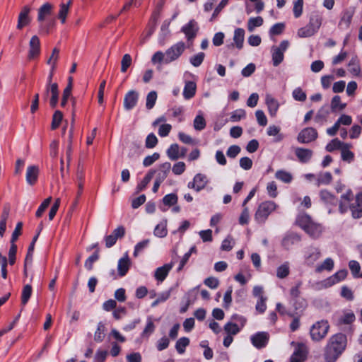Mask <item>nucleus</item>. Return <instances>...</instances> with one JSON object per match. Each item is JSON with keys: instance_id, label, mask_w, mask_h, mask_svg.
<instances>
[{"instance_id": "1", "label": "nucleus", "mask_w": 362, "mask_h": 362, "mask_svg": "<svg viewBox=\"0 0 362 362\" xmlns=\"http://www.w3.org/2000/svg\"><path fill=\"white\" fill-rule=\"evenodd\" d=\"M346 346V337L339 333L333 335L326 346L325 358L326 362H335Z\"/></svg>"}, {"instance_id": "2", "label": "nucleus", "mask_w": 362, "mask_h": 362, "mask_svg": "<svg viewBox=\"0 0 362 362\" xmlns=\"http://www.w3.org/2000/svg\"><path fill=\"white\" fill-rule=\"evenodd\" d=\"M296 223L313 238H318L323 231L322 225L315 222L305 213L299 214L296 218Z\"/></svg>"}, {"instance_id": "3", "label": "nucleus", "mask_w": 362, "mask_h": 362, "mask_svg": "<svg viewBox=\"0 0 362 362\" xmlns=\"http://www.w3.org/2000/svg\"><path fill=\"white\" fill-rule=\"evenodd\" d=\"M329 329V325L327 320H320L313 324L310 330L311 339L319 341L324 339Z\"/></svg>"}, {"instance_id": "4", "label": "nucleus", "mask_w": 362, "mask_h": 362, "mask_svg": "<svg viewBox=\"0 0 362 362\" xmlns=\"http://www.w3.org/2000/svg\"><path fill=\"white\" fill-rule=\"evenodd\" d=\"M276 208V204L272 201H266L261 203L255 214V218L259 223H264L269 214Z\"/></svg>"}, {"instance_id": "5", "label": "nucleus", "mask_w": 362, "mask_h": 362, "mask_svg": "<svg viewBox=\"0 0 362 362\" xmlns=\"http://www.w3.org/2000/svg\"><path fill=\"white\" fill-rule=\"evenodd\" d=\"M185 49V44L182 41L172 45L165 52V63L169 64L178 59L179 57L183 54Z\"/></svg>"}, {"instance_id": "6", "label": "nucleus", "mask_w": 362, "mask_h": 362, "mask_svg": "<svg viewBox=\"0 0 362 362\" xmlns=\"http://www.w3.org/2000/svg\"><path fill=\"white\" fill-rule=\"evenodd\" d=\"M289 42L288 40H283L279 47H272V64L274 66H279L284 59V52L288 49Z\"/></svg>"}, {"instance_id": "7", "label": "nucleus", "mask_w": 362, "mask_h": 362, "mask_svg": "<svg viewBox=\"0 0 362 362\" xmlns=\"http://www.w3.org/2000/svg\"><path fill=\"white\" fill-rule=\"evenodd\" d=\"M347 275V270L341 269L336 272L332 276L327 278L326 279L319 282L317 285L320 288H326L339 283L344 279Z\"/></svg>"}, {"instance_id": "8", "label": "nucleus", "mask_w": 362, "mask_h": 362, "mask_svg": "<svg viewBox=\"0 0 362 362\" xmlns=\"http://www.w3.org/2000/svg\"><path fill=\"white\" fill-rule=\"evenodd\" d=\"M317 132L313 127H306L302 129L297 136V140L300 144H308L317 138Z\"/></svg>"}, {"instance_id": "9", "label": "nucleus", "mask_w": 362, "mask_h": 362, "mask_svg": "<svg viewBox=\"0 0 362 362\" xmlns=\"http://www.w3.org/2000/svg\"><path fill=\"white\" fill-rule=\"evenodd\" d=\"M269 339V334L267 332H259L250 337L252 345L257 349H262L267 346Z\"/></svg>"}, {"instance_id": "10", "label": "nucleus", "mask_w": 362, "mask_h": 362, "mask_svg": "<svg viewBox=\"0 0 362 362\" xmlns=\"http://www.w3.org/2000/svg\"><path fill=\"white\" fill-rule=\"evenodd\" d=\"M321 257V252L318 247L310 246L305 249L304 252L305 262L308 265H313Z\"/></svg>"}, {"instance_id": "11", "label": "nucleus", "mask_w": 362, "mask_h": 362, "mask_svg": "<svg viewBox=\"0 0 362 362\" xmlns=\"http://www.w3.org/2000/svg\"><path fill=\"white\" fill-rule=\"evenodd\" d=\"M207 183L206 176L204 174L198 173L194 177L193 181L187 184V187L189 189H194L197 192H199L206 187Z\"/></svg>"}, {"instance_id": "12", "label": "nucleus", "mask_w": 362, "mask_h": 362, "mask_svg": "<svg viewBox=\"0 0 362 362\" xmlns=\"http://www.w3.org/2000/svg\"><path fill=\"white\" fill-rule=\"evenodd\" d=\"M139 93L137 91L132 90L127 93L124 98V107L126 110L133 109L137 104Z\"/></svg>"}, {"instance_id": "13", "label": "nucleus", "mask_w": 362, "mask_h": 362, "mask_svg": "<svg viewBox=\"0 0 362 362\" xmlns=\"http://www.w3.org/2000/svg\"><path fill=\"white\" fill-rule=\"evenodd\" d=\"M349 209L354 218L362 217V192L357 194L355 202L350 204Z\"/></svg>"}, {"instance_id": "14", "label": "nucleus", "mask_w": 362, "mask_h": 362, "mask_svg": "<svg viewBox=\"0 0 362 362\" xmlns=\"http://www.w3.org/2000/svg\"><path fill=\"white\" fill-rule=\"evenodd\" d=\"M40 52V42L38 37L37 35H34L31 37L29 42V52H28V58L29 59H33L37 57Z\"/></svg>"}, {"instance_id": "15", "label": "nucleus", "mask_w": 362, "mask_h": 362, "mask_svg": "<svg viewBox=\"0 0 362 362\" xmlns=\"http://www.w3.org/2000/svg\"><path fill=\"white\" fill-rule=\"evenodd\" d=\"M174 266V262H171L168 264H165L162 267L157 268L154 273L155 279L158 281H163L167 277L169 272L172 269Z\"/></svg>"}, {"instance_id": "16", "label": "nucleus", "mask_w": 362, "mask_h": 362, "mask_svg": "<svg viewBox=\"0 0 362 362\" xmlns=\"http://www.w3.org/2000/svg\"><path fill=\"white\" fill-rule=\"evenodd\" d=\"M306 358V348L303 344H298L291 356V362H304Z\"/></svg>"}, {"instance_id": "17", "label": "nucleus", "mask_w": 362, "mask_h": 362, "mask_svg": "<svg viewBox=\"0 0 362 362\" xmlns=\"http://www.w3.org/2000/svg\"><path fill=\"white\" fill-rule=\"evenodd\" d=\"M171 169V164L169 162H165L160 165L157 170H153L156 173V180L158 182H163L167 177Z\"/></svg>"}, {"instance_id": "18", "label": "nucleus", "mask_w": 362, "mask_h": 362, "mask_svg": "<svg viewBox=\"0 0 362 362\" xmlns=\"http://www.w3.org/2000/svg\"><path fill=\"white\" fill-rule=\"evenodd\" d=\"M265 103L267 105L269 113L272 117H275L279 107V103L272 95L267 94Z\"/></svg>"}, {"instance_id": "19", "label": "nucleus", "mask_w": 362, "mask_h": 362, "mask_svg": "<svg viewBox=\"0 0 362 362\" xmlns=\"http://www.w3.org/2000/svg\"><path fill=\"white\" fill-rule=\"evenodd\" d=\"M313 152L312 150L305 148L298 147L295 149V155L300 162L308 163L312 158Z\"/></svg>"}, {"instance_id": "20", "label": "nucleus", "mask_w": 362, "mask_h": 362, "mask_svg": "<svg viewBox=\"0 0 362 362\" xmlns=\"http://www.w3.org/2000/svg\"><path fill=\"white\" fill-rule=\"evenodd\" d=\"M196 91L197 84L194 81H186L185 82L182 95L185 100L192 98L195 95Z\"/></svg>"}, {"instance_id": "21", "label": "nucleus", "mask_w": 362, "mask_h": 362, "mask_svg": "<svg viewBox=\"0 0 362 362\" xmlns=\"http://www.w3.org/2000/svg\"><path fill=\"white\" fill-rule=\"evenodd\" d=\"M51 93L49 104L52 107H55L59 100V88L58 85L54 83L53 85L47 86V94Z\"/></svg>"}, {"instance_id": "22", "label": "nucleus", "mask_w": 362, "mask_h": 362, "mask_svg": "<svg viewBox=\"0 0 362 362\" xmlns=\"http://www.w3.org/2000/svg\"><path fill=\"white\" fill-rule=\"evenodd\" d=\"M300 240V235L296 233H290L283 238L281 245L286 250H289L293 245L299 243Z\"/></svg>"}, {"instance_id": "23", "label": "nucleus", "mask_w": 362, "mask_h": 362, "mask_svg": "<svg viewBox=\"0 0 362 362\" xmlns=\"http://www.w3.org/2000/svg\"><path fill=\"white\" fill-rule=\"evenodd\" d=\"M319 24H306L298 31V35L300 37H307L314 35L319 29Z\"/></svg>"}, {"instance_id": "24", "label": "nucleus", "mask_w": 362, "mask_h": 362, "mask_svg": "<svg viewBox=\"0 0 362 362\" xmlns=\"http://www.w3.org/2000/svg\"><path fill=\"white\" fill-rule=\"evenodd\" d=\"M52 8L53 6L49 3H45L43 5H42L38 9L37 21H46L47 17L51 15Z\"/></svg>"}, {"instance_id": "25", "label": "nucleus", "mask_w": 362, "mask_h": 362, "mask_svg": "<svg viewBox=\"0 0 362 362\" xmlns=\"http://www.w3.org/2000/svg\"><path fill=\"white\" fill-rule=\"evenodd\" d=\"M39 169L35 165L28 166L26 172V181L27 182L33 185L35 183L37 179Z\"/></svg>"}, {"instance_id": "26", "label": "nucleus", "mask_w": 362, "mask_h": 362, "mask_svg": "<svg viewBox=\"0 0 362 362\" xmlns=\"http://www.w3.org/2000/svg\"><path fill=\"white\" fill-rule=\"evenodd\" d=\"M10 208L8 205L4 206L0 218V236L3 237L6 229V223L9 216Z\"/></svg>"}, {"instance_id": "27", "label": "nucleus", "mask_w": 362, "mask_h": 362, "mask_svg": "<svg viewBox=\"0 0 362 362\" xmlns=\"http://www.w3.org/2000/svg\"><path fill=\"white\" fill-rule=\"evenodd\" d=\"M350 148H351V144L346 143L341 150V160L349 163L354 160V153L349 150Z\"/></svg>"}, {"instance_id": "28", "label": "nucleus", "mask_w": 362, "mask_h": 362, "mask_svg": "<svg viewBox=\"0 0 362 362\" xmlns=\"http://www.w3.org/2000/svg\"><path fill=\"white\" fill-rule=\"evenodd\" d=\"M181 31L185 33L187 40L190 41L197 35L198 28L195 24H186L182 28Z\"/></svg>"}, {"instance_id": "29", "label": "nucleus", "mask_w": 362, "mask_h": 362, "mask_svg": "<svg viewBox=\"0 0 362 362\" xmlns=\"http://www.w3.org/2000/svg\"><path fill=\"white\" fill-rule=\"evenodd\" d=\"M356 320L354 313L351 310L343 311L341 315L338 319L339 325H350Z\"/></svg>"}, {"instance_id": "30", "label": "nucleus", "mask_w": 362, "mask_h": 362, "mask_svg": "<svg viewBox=\"0 0 362 362\" xmlns=\"http://www.w3.org/2000/svg\"><path fill=\"white\" fill-rule=\"evenodd\" d=\"M129 266H130V261H129V259L127 255L119 259L118 261V264H117V269H118L119 275L120 276H124L127 273V272L129 269Z\"/></svg>"}, {"instance_id": "31", "label": "nucleus", "mask_w": 362, "mask_h": 362, "mask_svg": "<svg viewBox=\"0 0 362 362\" xmlns=\"http://www.w3.org/2000/svg\"><path fill=\"white\" fill-rule=\"evenodd\" d=\"M106 331L105 325L103 322H100L94 333V341L98 343L102 342L106 335Z\"/></svg>"}, {"instance_id": "32", "label": "nucleus", "mask_w": 362, "mask_h": 362, "mask_svg": "<svg viewBox=\"0 0 362 362\" xmlns=\"http://www.w3.org/2000/svg\"><path fill=\"white\" fill-rule=\"evenodd\" d=\"M245 31L243 29L237 28L234 32L233 41L235 47L240 49L243 48Z\"/></svg>"}, {"instance_id": "33", "label": "nucleus", "mask_w": 362, "mask_h": 362, "mask_svg": "<svg viewBox=\"0 0 362 362\" xmlns=\"http://www.w3.org/2000/svg\"><path fill=\"white\" fill-rule=\"evenodd\" d=\"M329 115V110L325 107H322L317 112L315 117V122L320 125H323L327 121Z\"/></svg>"}, {"instance_id": "34", "label": "nucleus", "mask_w": 362, "mask_h": 362, "mask_svg": "<svg viewBox=\"0 0 362 362\" xmlns=\"http://www.w3.org/2000/svg\"><path fill=\"white\" fill-rule=\"evenodd\" d=\"M334 264V261L332 258H326L322 264L316 267L315 272L318 273L325 270L330 272L333 269Z\"/></svg>"}, {"instance_id": "35", "label": "nucleus", "mask_w": 362, "mask_h": 362, "mask_svg": "<svg viewBox=\"0 0 362 362\" xmlns=\"http://www.w3.org/2000/svg\"><path fill=\"white\" fill-rule=\"evenodd\" d=\"M320 197L325 203L335 206L337 204V199L327 190L320 192Z\"/></svg>"}, {"instance_id": "36", "label": "nucleus", "mask_w": 362, "mask_h": 362, "mask_svg": "<svg viewBox=\"0 0 362 362\" xmlns=\"http://www.w3.org/2000/svg\"><path fill=\"white\" fill-rule=\"evenodd\" d=\"M290 273L289 262H285L276 269V276L279 279H284L288 276Z\"/></svg>"}, {"instance_id": "37", "label": "nucleus", "mask_w": 362, "mask_h": 362, "mask_svg": "<svg viewBox=\"0 0 362 362\" xmlns=\"http://www.w3.org/2000/svg\"><path fill=\"white\" fill-rule=\"evenodd\" d=\"M32 292L33 288L30 284H26L23 286L21 293V304L23 306H25L28 303L32 295Z\"/></svg>"}, {"instance_id": "38", "label": "nucleus", "mask_w": 362, "mask_h": 362, "mask_svg": "<svg viewBox=\"0 0 362 362\" xmlns=\"http://www.w3.org/2000/svg\"><path fill=\"white\" fill-rule=\"evenodd\" d=\"M167 155L172 160H176L180 158V147L178 144H173L167 150Z\"/></svg>"}, {"instance_id": "39", "label": "nucleus", "mask_w": 362, "mask_h": 362, "mask_svg": "<svg viewBox=\"0 0 362 362\" xmlns=\"http://www.w3.org/2000/svg\"><path fill=\"white\" fill-rule=\"evenodd\" d=\"M72 77L69 78V83L63 91L62 100L61 102L62 107H65L69 98L71 96L72 90Z\"/></svg>"}, {"instance_id": "40", "label": "nucleus", "mask_w": 362, "mask_h": 362, "mask_svg": "<svg viewBox=\"0 0 362 362\" xmlns=\"http://www.w3.org/2000/svg\"><path fill=\"white\" fill-rule=\"evenodd\" d=\"M155 173L156 172L154 170H151L146 175V176L144 177L143 180L139 184H138V185L136 187L137 192L143 191L146 187V186L148 185V184L150 182V181L153 178V175H155Z\"/></svg>"}, {"instance_id": "41", "label": "nucleus", "mask_w": 362, "mask_h": 362, "mask_svg": "<svg viewBox=\"0 0 362 362\" xmlns=\"http://www.w3.org/2000/svg\"><path fill=\"white\" fill-rule=\"evenodd\" d=\"M189 344V339L187 337H183L180 338L176 344L175 349L180 354H182L185 351L186 347Z\"/></svg>"}, {"instance_id": "42", "label": "nucleus", "mask_w": 362, "mask_h": 362, "mask_svg": "<svg viewBox=\"0 0 362 362\" xmlns=\"http://www.w3.org/2000/svg\"><path fill=\"white\" fill-rule=\"evenodd\" d=\"M344 144H346V143L341 142L337 138H336L332 139L329 144H327L325 149L328 152H332L336 149L341 150Z\"/></svg>"}, {"instance_id": "43", "label": "nucleus", "mask_w": 362, "mask_h": 362, "mask_svg": "<svg viewBox=\"0 0 362 362\" xmlns=\"http://www.w3.org/2000/svg\"><path fill=\"white\" fill-rule=\"evenodd\" d=\"M346 103H341V98L339 95H335L332 98L331 101V109L332 112L342 110L346 107Z\"/></svg>"}, {"instance_id": "44", "label": "nucleus", "mask_w": 362, "mask_h": 362, "mask_svg": "<svg viewBox=\"0 0 362 362\" xmlns=\"http://www.w3.org/2000/svg\"><path fill=\"white\" fill-rule=\"evenodd\" d=\"M280 128L276 125H270L267 130L269 136H276L274 141L279 142L284 139V136L279 134Z\"/></svg>"}, {"instance_id": "45", "label": "nucleus", "mask_w": 362, "mask_h": 362, "mask_svg": "<svg viewBox=\"0 0 362 362\" xmlns=\"http://www.w3.org/2000/svg\"><path fill=\"white\" fill-rule=\"evenodd\" d=\"M71 4V1H67L66 3H63L60 6V9L58 13V18L62 21V23H64L66 20V17L69 12V6Z\"/></svg>"}, {"instance_id": "46", "label": "nucleus", "mask_w": 362, "mask_h": 362, "mask_svg": "<svg viewBox=\"0 0 362 362\" xmlns=\"http://www.w3.org/2000/svg\"><path fill=\"white\" fill-rule=\"evenodd\" d=\"M30 8L28 6H25L18 16V23H28L31 21L29 13Z\"/></svg>"}, {"instance_id": "47", "label": "nucleus", "mask_w": 362, "mask_h": 362, "mask_svg": "<svg viewBox=\"0 0 362 362\" xmlns=\"http://www.w3.org/2000/svg\"><path fill=\"white\" fill-rule=\"evenodd\" d=\"M157 93L155 90L149 92L146 96V107L148 110H151L156 102Z\"/></svg>"}, {"instance_id": "48", "label": "nucleus", "mask_w": 362, "mask_h": 362, "mask_svg": "<svg viewBox=\"0 0 362 362\" xmlns=\"http://www.w3.org/2000/svg\"><path fill=\"white\" fill-rule=\"evenodd\" d=\"M59 57V49L58 48H54L52 50V53L49 58L47 59V64L51 66L52 70H54L57 62Z\"/></svg>"}, {"instance_id": "49", "label": "nucleus", "mask_w": 362, "mask_h": 362, "mask_svg": "<svg viewBox=\"0 0 362 362\" xmlns=\"http://www.w3.org/2000/svg\"><path fill=\"white\" fill-rule=\"evenodd\" d=\"M156 236L163 238L167 235L166 221L158 224L153 231Z\"/></svg>"}, {"instance_id": "50", "label": "nucleus", "mask_w": 362, "mask_h": 362, "mask_svg": "<svg viewBox=\"0 0 362 362\" xmlns=\"http://www.w3.org/2000/svg\"><path fill=\"white\" fill-rule=\"evenodd\" d=\"M205 57L204 52H199L189 58V62L194 67H199L203 62Z\"/></svg>"}, {"instance_id": "51", "label": "nucleus", "mask_w": 362, "mask_h": 362, "mask_svg": "<svg viewBox=\"0 0 362 362\" xmlns=\"http://www.w3.org/2000/svg\"><path fill=\"white\" fill-rule=\"evenodd\" d=\"M178 200L177 195L175 193H170L166 194L163 198V203L168 206H174L177 204Z\"/></svg>"}, {"instance_id": "52", "label": "nucleus", "mask_w": 362, "mask_h": 362, "mask_svg": "<svg viewBox=\"0 0 362 362\" xmlns=\"http://www.w3.org/2000/svg\"><path fill=\"white\" fill-rule=\"evenodd\" d=\"M224 330L227 334L232 336L237 334L240 331V328L237 324L229 322L224 325Z\"/></svg>"}, {"instance_id": "53", "label": "nucleus", "mask_w": 362, "mask_h": 362, "mask_svg": "<svg viewBox=\"0 0 362 362\" xmlns=\"http://www.w3.org/2000/svg\"><path fill=\"white\" fill-rule=\"evenodd\" d=\"M63 119V114L59 110H56L52 116V122L51 124L52 129H56L60 125Z\"/></svg>"}, {"instance_id": "54", "label": "nucleus", "mask_w": 362, "mask_h": 362, "mask_svg": "<svg viewBox=\"0 0 362 362\" xmlns=\"http://www.w3.org/2000/svg\"><path fill=\"white\" fill-rule=\"evenodd\" d=\"M275 177L284 183H289L292 180L291 174L284 170H278L275 174Z\"/></svg>"}, {"instance_id": "55", "label": "nucleus", "mask_w": 362, "mask_h": 362, "mask_svg": "<svg viewBox=\"0 0 362 362\" xmlns=\"http://www.w3.org/2000/svg\"><path fill=\"white\" fill-rule=\"evenodd\" d=\"M246 116L245 111L243 109H238L231 112L230 121L236 122L245 118Z\"/></svg>"}, {"instance_id": "56", "label": "nucleus", "mask_w": 362, "mask_h": 362, "mask_svg": "<svg viewBox=\"0 0 362 362\" xmlns=\"http://www.w3.org/2000/svg\"><path fill=\"white\" fill-rule=\"evenodd\" d=\"M206 127V121L202 115H197L194 119V128L202 131Z\"/></svg>"}, {"instance_id": "57", "label": "nucleus", "mask_w": 362, "mask_h": 362, "mask_svg": "<svg viewBox=\"0 0 362 362\" xmlns=\"http://www.w3.org/2000/svg\"><path fill=\"white\" fill-rule=\"evenodd\" d=\"M132 59L130 54H125L121 61V71L124 73L127 69L132 65Z\"/></svg>"}, {"instance_id": "58", "label": "nucleus", "mask_w": 362, "mask_h": 362, "mask_svg": "<svg viewBox=\"0 0 362 362\" xmlns=\"http://www.w3.org/2000/svg\"><path fill=\"white\" fill-rule=\"evenodd\" d=\"M155 330V325L153 322L152 321L151 317H148L147 319V323L144 328V329L142 332L141 335L143 337H148L150 334H151Z\"/></svg>"}, {"instance_id": "59", "label": "nucleus", "mask_w": 362, "mask_h": 362, "mask_svg": "<svg viewBox=\"0 0 362 362\" xmlns=\"http://www.w3.org/2000/svg\"><path fill=\"white\" fill-rule=\"evenodd\" d=\"M293 98L297 100L303 102L306 100V94L300 88H296L293 90L292 93Z\"/></svg>"}, {"instance_id": "60", "label": "nucleus", "mask_w": 362, "mask_h": 362, "mask_svg": "<svg viewBox=\"0 0 362 362\" xmlns=\"http://www.w3.org/2000/svg\"><path fill=\"white\" fill-rule=\"evenodd\" d=\"M158 144V139L153 133L149 134L145 142V146L147 148H154Z\"/></svg>"}, {"instance_id": "61", "label": "nucleus", "mask_w": 362, "mask_h": 362, "mask_svg": "<svg viewBox=\"0 0 362 362\" xmlns=\"http://www.w3.org/2000/svg\"><path fill=\"white\" fill-rule=\"evenodd\" d=\"M349 269L354 277H360V269L361 267L357 261L351 260L349 263Z\"/></svg>"}, {"instance_id": "62", "label": "nucleus", "mask_w": 362, "mask_h": 362, "mask_svg": "<svg viewBox=\"0 0 362 362\" xmlns=\"http://www.w3.org/2000/svg\"><path fill=\"white\" fill-rule=\"evenodd\" d=\"M99 259L98 251L94 252L85 262V267L90 271L93 269V264Z\"/></svg>"}, {"instance_id": "63", "label": "nucleus", "mask_w": 362, "mask_h": 362, "mask_svg": "<svg viewBox=\"0 0 362 362\" xmlns=\"http://www.w3.org/2000/svg\"><path fill=\"white\" fill-rule=\"evenodd\" d=\"M150 243L148 239L144 240L139 243H138L134 247V256L136 257L139 252H141L143 250L146 248Z\"/></svg>"}, {"instance_id": "64", "label": "nucleus", "mask_w": 362, "mask_h": 362, "mask_svg": "<svg viewBox=\"0 0 362 362\" xmlns=\"http://www.w3.org/2000/svg\"><path fill=\"white\" fill-rule=\"evenodd\" d=\"M303 0H296L293 4V12L295 17L298 18L301 16L303 12Z\"/></svg>"}]
</instances>
